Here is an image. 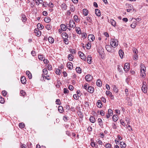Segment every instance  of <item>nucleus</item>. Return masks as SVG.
<instances>
[{
    "instance_id": "nucleus-4",
    "label": "nucleus",
    "mask_w": 148,
    "mask_h": 148,
    "mask_svg": "<svg viewBox=\"0 0 148 148\" xmlns=\"http://www.w3.org/2000/svg\"><path fill=\"white\" fill-rule=\"evenodd\" d=\"M76 27L75 23L73 20H70L69 21V27L74 28Z\"/></svg>"
},
{
    "instance_id": "nucleus-5",
    "label": "nucleus",
    "mask_w": 148,
    "mask_h": 148,
    "mask_svg": "<svg viewBox=\"0 0 148 148\" xmlns=\"http://www.w3.org/2000/svg\"><path fill=\"white\" fill-rule=\"evenodd\" d=\"M92 76L90 75H88L86 76L85 79L86 81L90 82L92 79Z\"/></svg>"
},
{
    "instance_id": "nucleus-60",
    "label": "nucleus",
    "mask_w": 148,
    "mask_h": 148,
    "mask_svg": "<svg viewBox=\"0 0 148 148\" xmlns=\"http://www.w3.org/2000/svg\"><path fill=\"white\" fill-rule=\"evenodd\" d=\"M112 127L114 129H116L117 128V127L116 124L114 123H113L112 125Z\"/></svg>"
},
{
    "instance_id": "nucleus-15",
    "label": "nucleus",
    "mask_w": 148,
    "mask_h": 148,
    "mask_svg": "<svg viewBox=\"0 0 148 148\" xmlns=\"http://www.w3.org/2000/svg\"><path fill=\"white\" fill-rule=\"evenodd\" d=\"M88 91L90 93H92L94 91V88L92 87L89 86L88 88Z\"/></svg>"
},
{
    "instance_id": "nucleus-13",
    "label": "nucleus",
    "mask_w": 148,
    "mask_h": 148,
    "mask_svg": "<svg viewBox=\"0 0 148 148\" xmlns=\"http://www.w3.org/2000/svg\"><path fill=\"white\" fill-rule=\"evenodd\" d=\"M61 7L62 9L64 10H66V9L67 7L66 4L64 3H63L61 4Z\"/></svg>"
},
{
    "instance_id": "nucleus-1",
    "label": "nucleus",
    "mask_w": 148,
    "mask_h": 148,
    "mask_svg": "<svg viewBox=\"0 0 148 148\" xmlns=\"http://www.w3.org/2000/svg\"><path fill=\"white\" fill-rule=\"evenodd\" d=\"M110 44L112 47L115 48L118 45V41L115 39L112 38L111 40Z\"/></svg>"
},
{
    "instance_id": "nucleus-25",
    "label": "nucleus",
    "mask_w": 148,
    "mask_h": 148,
    "mask_svg": "<svg viewBox=\"0 0 148 148\" xmlns=\"http://www.w3.org/2000/svg\"><path fill=\"white\" fill-rule=\"evenodd\" d=\"M96 84L98 86H101L102 84L101 81L99 79H98L97 81Z\"/></svg>"
},
{
    "instance_id": "nucleus-10",
    "label": "nucleus",
    "mask_w": 148,
    "mask_h": 148,
    "mask_svg": "<svg viewBox=\"0 0 148 148\" xmlns=\"http://www.w3.org/2000/svg\"><path fill=\"white\" fill-rule=\"evenodd\" d=\"M21 81L23 84H26V80L25 77L24 76H22L21 78Z\"/></svg>"
},
{
    "instance_id": "nucleus-41",
    "label": "nucleus",
    "mask_w": 148,
    "mask_h": 148,
    "mask_svg": "<svg viewBox=\"0 0 148 148\" xmlns=\"http://www.w3.org/2000/svg\"><path fill=\"white\" fill-rule=\"evenodd\" d=\"M19 126L20 128H22L25 127V125L24 123H19Z\"/></svg>"
},
{
    "instance_id": "nucleus-28",
    "label": "nucleus",
    "mask_w": 148,
    "mask_h": 148,
    "mask_svg": "<svg viewBox=\"0 0 148 148\" xmlns=\"http://www.w3.org/2000/svg\"><path fill=\"white\" fill-rule=\"evenodd\" d=\"M110 23L111 24V25L113 26H116V23L115 21L113 19H111L110 20Z\"/></svg>"
},
{
    "instance_id": "nucleus-2",
    "label": "nucleus",
    "mask_w": 148,
    "mask_h": 148,
    "mask_svg": "<svg viewBox=\"0 0 148 148\" xmlns=\"http://www.w3.org/2000/svg\"><path fill=\"white\" fill-rule=\"evenodd\" d=\"M130 68V64L128 63H126L125 64L123 69L126 72H127L129 70Z\"/></svg>"
},
{
    "instance_id": "nucleus-63",
    "label": "nucleus",
    "mask_w": 148,
    "mask_h": 148,
    "mask_svg": "<svg viewBox=\"0 0 148 148\" xmlns=\"http://www.w3.org/2000/svg\"><path fill=\"white\" fill-rule=\"evenodd\" d=\"M64 43L66 44H68L69 43V42L67 39H64Z\"/></svg>"
},
{
    "instance_id": "nucleus-34",
    "label": "nucleus",
    "mask_w": 148,
    "mask_h": 148,
    "mask_svg": "<svg viewBox=\"0 0 148 148\" xmlns=\"http://www.w3.org/2000/svg\"><path fill=\"white\" fill-rule=\"evenodd\" d=\"M36 3V5H38L40 3L41 4L42 3V1H43L42 0H35Z\"/></svg>"
},
{
    "instance_id": "nucleus-7",
    "label": "nucleus",
    "mask_w": 148,
    "mask_h": 148,
    "mask_svg": "<svg viewBox=\"0 0 148 148\" xmlns=\"http://www.w3.org/2000/svg\"><path fill=\"white\" fill-rule=\"evenodd\" d=\"M106 94L107 95L110 97L111 99H114V96L112 95V93L109 91H107L106 92Z\"/></svg>"
},
{
    "instance_id": "nucleus-3",
    "label": "nucleus",
    "mask_w": 148,
    "mask_h": 148,
    "mask_svg": "<svg viewBox=\"0 0 148 148\" xmlns=\"http://www.w3.org/2000/svg\"><path fill=\"white\" fill-rule=\"evenodd\" d=\"M145 84L146 83L145 82H144L142 87V90L144 93H146L147 92V88Z\"/></svg>"
},
{
    "instance_id": "nucleus-14",
    "label": "nucleus",
    "mask_w": 148,
    "mask_h": 148,
    "mask_svg": "<svg viewBox=\"0 0 148 148\" xmlns=\"http://www.w3.org/2000/svg\"><path fill=\"white\" fill-rule=\"evenodd\" d=\"M60 27L61 29L63 31H65L66 29V26L64 24H61L60 25Z\"/></svg>"
},
{
    "instance_id": "nucleus-55",
    "label": "nucleus",
    "mask_w": 148,
    "mask_h": 148,
    "mask_svg": "<svg viewBox=\"0 0 148 148\" xmlns=\"http://www.w3.org/2000/svg\"><path fill=\"white\" fill-rule=\"evenodd\" d=\"M90 43H88L86 45V47L87 49H89L90 48Z\"/></svg>"
},
{
    "instance_id": "nucleus-64",
    "label": "nucleus",
    "mask_w": 148,
    "mask_h": 148,
    "mask_svg": "<svg viewBox=\"0 0 148 148\" xmlns=\"http://www.w3.org/2000/svg\"><path fill=\"white\" fill-rule=\"evenodd\" d=\"M21 148H27V146L25 144H21Z\"/></svg>"
},
{
    "instance_id": "nucleus-35",
    "label": "nucleus",
    "mask_w": 148,
    "mask_h": 148,
    "mask_svg": "<svg viewBox=\"0 0 148 148\" xmlns=\"http://www.w3.org/2000/svg\"><path fill=\"white\" fill-rule=\"evenodd\" d=\"M45 27L48 30H50L52 28V26L49 24H47L46 25Z\"/></svg>"
},
{
    "instance_id": "nucleus-48",
    "label": "nucleus",
    "mask_w": 148,
    "mask_h": 148,
    "mask_svg": "<svg viewBox=\"0 0 148 148\" xmlns=\"http://www.w3.org/2000/svg\"><path fill=\"white\" fill-rule=\"evenodd\" d=\"M74 19L76 22H78L79 20H78V16L76 15H75L74 16Z\"/></svg>"
},
{
    "instance_id": "nucleus-29",
    "label": "nucleus",
    "mask_w": 148,
    "mask_h": 148,
    "mask_svg": "<svg viewBox=\"0 0 148 148\" xmlns=\"http://www.w3.org/2000/svg\"><path fill=\"white\" fill-rule=\"evenodd\" d=\"M58 110L61 113L63 112L64 110L63 107L61 106H59L58 108Z\"/></svg>"
},
{
    "instance_id": "nucleus-57",
    "label": "nucleus",
    "mask_w": 148,
    "mask_h": 148,
    "mask_svg": "<svg viewBox=\"0 0 148 148\" xmlns=\"http://www.w3.org/2000/svg\"><path fill=\"white\" fill-rule=\"evenodd\" d=\"M89 86H89V85L88 84H85L84 88L86 90H88V87H89Z\"/></svg>"
},
{
    "instance_id": "nucleus-44",
    "label": "nucleus",
    "mask_w": 148,
    "mask_h": 148,
    "mask_svg": "<svg viewBox=\"0 0 148 148\" xmlns=\"http://www.w3.org/2000/svg\"><path fill=\"white\" fill-rule=\"evenodd\" d=\"M63 120L65 122H66L69 120V117L66 116H63Z\"/></svg>"
},
{
    "instance_id": "nucleus-61",
    "label": "nucleus",
    "mask_w": 148,
    "mask_h": 148,
    "mask_svg": "<svg viewBox=\"0 0 148 148\" xmlns=\"http://www.w3.org/2000/svg\"><path fill=\"white\" fill-rule=\"evenodd\" d=\"M48 5L51 8H53V3L51 2L49 3Z\"/></svg>"
},
{
    "instance_id": "nucleus-11",
    "label": "nucleus",
    "mask_w": 148,
    "mask_h": 148,
    "mask_svg": "<svg viewBox=\"0 0 148 148\" xmlns=\"http://www.w3.org/2000/svg\"><path fill=\"white\" fill-rule=\"evenodd\" d=\"M62 37L64 39H67L68 38V35L65 32H63L62 34Z\"/></svg>"
},
{
    "instance_id": "nucleus-56",
    "label": "nucleus",
    "mask_w": 148,
    "mask_h": 148,
    "mask_svg": "<svg viewBox=\"0 0 148 148\" xmlns=\"http://www.w3.org/2000/svg\"><path fill=\"white\" fill-rule=\"evenodd\" d=\"M111 47L109 45H107L106 46V50L107 51H109L110 50V48Z\"/></svg>"
},
{
    "instance_id": "nucleus-32",
    "label": "nucleus",
    "mask_w": 148,
    "mask_h": 148,
    "mask_svg": "<svg viewBox=\"0 0 148 148\" xmlns=\"http://www.w3.org/2000/svg\"><path fill=\"white\" fill-rule=\"evenodd\" d=\"M75 29L77 33L78 34H80L81 33V29L79 27H77Z\"/></svg>"
},
{
    "instance_id": "nucleus-47",
    "label": "nucleus",
    "mask_w": 148,
    "mask_h": 148,
    "mask_svg": "<svg viewBox=\"0 0 148 148\" xmlns=\"http://www.w3.org/2000/svg\"><path fill=\"white\" fill-rule=\"evenodd\" d=\"M0 102L1 103H3L4 102V99L1 96H0Z\"/></svg>"
},
{
    "instance_id": "nucleus-43",
    "label": "nucleus",
    "mask_w": 148,
    "mask_h": 148,
    "mask_svg": "<svg viewBox=\"0 0 148 148\" xmlns=\"http://www.w3.org/2000/svg\"><path fill=\"white\" fill-rule=\"evenodd\" d=\"M70 10L72 12H74L75 10V7L73 5H71L70 8Z\"/></svg>"
},
{
    "instance_id": "nucleus-22",
    "label": "nucleus",
    "mask_w": 148,
    "mask_h": 148,
    "mask_svg": "<svg viewBox=\"0 0 148 148\" xmlns=\"http://www.w3.org/2000/svg\"><path fill=\"white\" fill-rule=\"evenodd\" d=\"M37 26L38 27V29H42L44 28V26L42 25L40 23H38L37 25Z\"/></svg>"
},
{
    "instance_id": "nucleus-23",
    "label": "nucleus",
    "mask_w": 148,
    "mask_h": 148,
    "mask_svg": "<svg viewBox=\"0 0 148 148\" xmlns=\"http://www.w3.org/2000/svg\"><path fill=\"white\" fill-rule=\"evenodd\" d=\"M95 14L97 16H100L101 15V13L100 10L98 9H95Z\"/></svg>"
},
{
    "instance_id": "nucleus-21",
    "label": "nucleus",
    "mask_w": 148,
    "mask_h": 148,
    "mask_svg": "<svg viewBox=\"0 0 148 148\" xmlns=\"http://www.w3.org/2000/svg\"><path fill=\"white\" fill-rule=\"evenodd\" d=\"M112 119L114 122L116 121L118 119V116L117 115H114L112 117Z\"/></svg>"
},
{
    "instance_id": "nucleus-24",
    "label": "nucleus",
    "mask_w": 148,
    "mask_h": 148,
    "mask_svg": "<svg viewBox=\"0 0 148 148\" xmlns=\"http://www.w3.org/2000/svg\"><path fill=\"white\" fill-rule=\"evenodd\" d=\"M75 70L77 72L79 73H82V69L80 67H77Z\"/></svg>"
},
{
    "instance_id": "nucleus-45",
    "label": "nucleus",
    "mask_w": 148,
    "mask_h": 148,
    "mask_svg": "<svg viewBox=\"0 0 148 148\" xmlns=\"http://www.w3.org/2000/svg\"><path fill=\"white\" fill-rule=\"evenodd\" d=\"M119 56H123L124 55V53L123 50L120 49L119 51Z\"/></svg>"
},
{
    "instance_id": "nucleus-9",
    "label": "nucleus",
    "mask_w": 148,
    "mask_h": 148,
    "mask_svg": "<svg viewBox=\"0 0 148 148\" xmlns=\"http://www.w3.org/2000/svg\"><path fill=\"white\" fill-rule=\"evenodd\" d=\"M140 72L141 73H142V72H143V73H145V69H146V68L144 66V64H141L140 65Z\"/></svg>"
},
{
    "instance_id": "nucleus-18",
    "label": "nucleus",
    "mask_w": 148,
    "mask_h": 148,
    "mask_svg": "<svg viewBox=\"0 0 148 148\" xmlns=\"http://www.w3.org/2000/svg\"><path fill=\"white\" fill-rule=\"evenodd\" d=\"M48 40L49 42L51 43H53L54 42V39L51 36H49L48 38Z\"/></svg>"
},
{
    "instance_id": "nucleus-33",
    "label": "nucleus",
    "mask_w": 148,
    "mask_h": 148,
    "mask_svg": "<svg viewBox=\"0 0 148 148\" xmlns=\"http://www.w3.org/2000/svg\"><path fill=\"white\" fill-rule=\"evenodd\" d=\"M120 145L121 146V147L123 148H125L126 146L125 143L123 142H121L120 143Z\"/></svg>"
},
{
    "instance_id": "nucleus-36",
    "label": "nucleus",
    "mask_w": 148,
    "mask_h": 148,
    "mask_svg": "<svg viewBox=\"0 0 148 148\" xmlns=\"http://www.w3.org/2000/svg\"><path fill=\"white\" fill-rule=\"evenodd\" d=\"M55 73L58 75H60L61 73V71L59 69H56L55 71Z\"/></svg>"
},
{
    "instance_id": "nucleus-30",
    "label": "nucleus",
    "mask_w": 148,
    "mask_h": 148,
    "mask_svg": "<svg viewBox=\"0 0 148 148\" xmlns=\"http://www.w3.org/2000/svg\"><path fill=\"white\" fill-rule=\"evenodd\" d=\"M113 90L115 92L117 93L119 91V90L115 85H114Z\"/></svg>"
},
{
    "instance_id": "nucleus-58",
    "label": "nucleus",
    "mask_w": 148,
    "mask_h": 148,
    "mask_svg": "<svg viewBox=\"0 0 148 148\" xmlns=\"http://www.w3.org/2000/svg\"><path fill=\"white\" fill-rule=\"evenodd\" d=\"M73 97L76 100H77L79 99V97H78V96H77V94H74L73 95Z\"/></svg>"
},
{
    "instance_id": "nucleus-62",
    "label": "nucleus",
    "mask_w": 148,
    "mask_h": 148,
    "mask_svg": "<svg viewBox=\"0 0 148 148\" xmlns=\"http://www.w3.org/2000/svg\"><path fill=\"white\" fill-rule=\"evenodd\" d=\"M68 58L70 61H72L73 59V56H68Z\"/></svg>"
},
{
    "instance_id": "nucleus-12",
    "label": "nucleus",
    "mask_w": 148,
    "mask_h": 148,
    "mask_svg": "<svg viewBox=\"0 0 148 148\" xmlns=\"http://www.w3.org/2000/svg\"><path fill=\"white\" fill-rule=\"evenodd\" d=\"M90 121L92 123H94L96 121L95 118L92 116H90L89 119Z\"/></svg>"
},
{
    "instance_id": "nucleus-50",
    "label": "nucleus",
    "mask_w": 148,
    "mask_h": 148,
    "mask_svg": "<svg viewBox=\"0 0 148 148\" xmlns=\"http://www.w3.org/2000/svg\"><path fill=\"white\" fill-rule=\"evenodd\" d=\"M56 103L58 105H60L61 104V103L59 99H56Z\"/></svg>"
},
{
    "instance_id": "nucleus-42",
    "label": "nucleus",
    "mask_w": 148,
    "mask_h": 148,
    "mask_svg": "<svg viewBox=\"0 0 148 148\" xmlns=\"http://www.w3.org/2000/svg\"><path fill=\"white\" fill-rule=\"evenodd\" d=\"M43 74L46 75L48 73L47 70L46 69H44L42 70Z\"/></svg>"
},
{
    "instance_id": "nucleus-59",
    "label": "nucleus",
    "mask_w": 148,
    "mask_h": 148,
    "mask_svg": "<svg viewBox=\"0 0 148 148\" xmlns=\"http://www.w3.org/2000/svg\"><path fill=\"white\" fill-rule=\"evenodd\" d=\"M38 59L41 60L43 61L45 58L44 57H43V56H38Z\"/></svg>"
},
{
    "instance_id": "nucleus-27",
    "label": "nucleus",
    "mask_w": 148,
    "mask_h": 148,
    "mask_svg": "<svg viewBox=\"0 0 148 148\" xmlns=\"http://www.w3.org/2000/svg\"><path fill=\"white\" fill-rule=\"evenodd\" d=\"M97 106L100 108H101L102 106V105L101 101L100 100H99L97 103Z\"/></svg>"
},
{
    "instance_id": "nucleus-26",
    "label": "nucleus",
    "mask_w": 148,
    "mask_h": 148,
    "mask_svg": "<svg viewBox=\"0 0 148 148\" xmlns=\"http://www.w3.org/2000/svg\"><path fill=\"white\" fill-rule=\"evenodd\" d=\"M83 14L85 16H87L88 14V11L85 9H84L83 10Z\"/></svg>"
},
{
    "instance_id": "nucleus-54",
    "label": "nucleus",
    "mask_w": 148,
    "mask_h": 148,
    "mask_svg": "<svg viewBox=\"0 0 148 148\" xmlns=\"http://www.w3.org/2000/svg\"><path fill=\"white\" fill-rule=\"evenodd\" d=\"M21 94L22 95L24 96L26 95V93L23 90H22L21 91Z\"/></svg>"
},
{
    "instance_id": "nucleus-31",
    "label": "nucleus",
    "mask_w": 148,
    "mask_h": 148,
    "mask_svg": "<svg viewBox=\"0 0 148 148\" xmlns=\"http://www.w3.org/2000/svg\"><path fill=\"white\" fill-rule=\"evenodd\" d=\"M136 21L134 22L131 25V27L133 28H135L136 25Z\"/></svg>"
},
{
    "instance_id": "nucleus-17",
    "label": "nucleus",
    "mask_w": 148,
    "mask_h": 148,
    "mask_svg": "<svg viewBox=\"0 0 148 148\" xmlns=\"http://www.w3.org/2000/svg\"><path fill=\"white\" fill-rule=\"evenodd\" d=\"M68 68L70 69H71L73 68V65L70 62H69L67 64Z\"/></svg>"
},
{
    "instance_id": "nucleus-37",
    "label": "nucleus",
    "mask_w": 148,
    "mask_h": 148,
    "mask_svg": "<svg viewBox=\"0 0 148 148\" xmlns=\"http://www.w3.org/2000/svg\"><path fill=\"white\" fill-rule=\"evenodd\" d=\"M105 147L106 148H111L112 146L111 144L108 143L105 145Z\"/></svg>"
},
{
    "instance_id": "nucleus-16",
    "label": "nucleus",
    "mask_w": 148,
    "mask_h": 148,
    "mask_svg": "<svg viewBox=\"0 0 148 148\" xmlns=\"http://www.w3.org/2000/svg\"><path fill=\"white\" fill-rule=\"evenodd\" d=\"M21 16H22V21L23 23H25L26 22V19H27V18H26V16L24 14H22Z\"/></svg>"
},
{
    "instance_id": "nucleus-49",
    "label": "nucleus",
    "mask_w": 148,
    "mask_h": 148,
    "mask_svg": "<svg viewBox=\"0 0 148 148\" xmlns=\"http://www.w3.org/2000/svg\"><path fill=\"white\" fill-rule=\"evenodd\" d=\"M133 51L134 53L137 54L138 53V51L136 48H134L133 49Z\"/></svg>"
},
{
    "instance_id": "nucleus-38",
    "label": "nucleus",
    "mask_w": 148,
    "mask_h": 148,
    "mask_svg": "<svg viewBox=\"0 0 148 148\" xmlns=\"http://www.w3.org/2000/svg\"><path fill=\"white\" fill-rule=\"evenodd\" d=\"M98 122L100 126L102 125V121L101 118H99L98 119Z\"/></svg>"
},
{
    "instance_id": "nucleus-6",
    "label": "nucleus",
    "mask_w": 148,
    "mask_h": 148,
    "mask_svg": "<svg viewBox=\"0 0 148 148\" xmlns=\"http://www.w3.org/2000/svg\"><path fill=\"white\" fill-rule=\"evenodd\" d=\"M34 32L35 33H36V35L38 36H39L41 35V32L38 29L36 28L34 29Z\"/></svg>"
},
{
    "instance_id": "nucleus-19",
    "label": "nucleus",
    "mask_w": 148,
    "mask_h": 148,
    "mask_svg": "<svg viewBox=\"0 0 148 148\" xmlns=\"http://www.w3.org/2000/svg\"><path fill=\"white\" fill-rule=\"evenodd\" d=\"M26 73V75L28 76V77L29 79H31L32 78V74L29 71H27Z\"/></svg>"
},
{
    "instance_id": "nucleus-8",
    "label": "nucleus",
    "mask_w": 148,
    "mask_h": 148,
    "mask_svg": "<svg viewBox=\"0 0 148 148\" xmlns=\"http://www.w3.org/2000/svg\"><path fill=\"white\" fill-rule=\"evenodd\" d=\"M88 38L89 40L90 41H92L95 39L94 36L92 34H90L88 36Z\"/></svg>"
},
{
    "instance_id": "nucleus-39",
    "label": "nucleus",
    "mask_w": 148,
    "mask_h": 148,
    "mask_svg": "<svg viewBox=\"0 0 148 148\" xmlns=\"http://www.w3.org/2000/svg\"><path fill=\"white\" fill-rule=\"evenodd\" d=\"M87 61L88 62L89 64H90L91 63L92 57H89H89H87Z\"/></svg>"
},
{
    "instance_id": "nucleus-20",
    "label": "nucleus",
    "mask_w": 148,
    "mask_h": 148,
    "mask_svg": "<svg viewBox=\"0 0 148 148\" xmlns=\"http://www.w3.org/2000/svg\"><path fill=\"white\" fill-rule=\"evenodd\" d=\"M44 20L45 22L49 23L51 21V19L49 17H47L45 18Z\"/></svg>"
},
{
    "instance_id": "nucleus-53",
    "label": "nucleus",
    "mask_w": 148,
    "mask_h": 148,
    "mask_svg": "<svg viewBox=\"0 0 148 148\" xmlns=\"http://www.w3.org/2000/svg\"><path fill=\"white\" fill-rule=\"evenodd\" d=\"M120 123L121 124H122L124 126H125V123L124 122L123 120L122 119H121L120 120Z\"/></svg>"
},
{
    "instance_id": "nucleus-51",
    "label": "nucleus",
    "mask_w": 148,
    "mask_h": 148,
    "mask_svg": "<svg viewBox=\"0 0 148 148\" xmlns=\"http://www.w3.org/2000/svg\"><path fill=\"white\" fill-rule=\"evenodd\" d=\"M126 6H128V8H129L132 9L133 8V6L131 4H129V3H126Z\"/></svg>"
},
{
    "instance_id": "nucleus-52",
    "label": "nucleus",
    "mask_w": 148,
    "mask_h": 148,
    "mask_svg": "<svg viewBox=\"0 0 148 148\" xmlns=\"http://www.w3.org/2000/svg\"><path fill=\"white\" fill-rule=\"evenodd\" d=\"M69 92V91L66 88H64V92L65 94L68 93Z\"/></svg>"
},
{
    "instance_id": "nucleus-46",
    "label": "nucleus",
    "mask_w": 148,
    "mask_h": 148,
    "mask_svg": "<svg viewBox=\"0 0 148 148\" xmlns=\"http://www.w3.org/2000/svg\"><path fill=\"white\" fill-rule=\"evenodd\" d=\"M86 20L89 22H91L92 21V18L91 17L87 16L86 17Z\"/></svg>"
},
{
    "instance_id": "nucleus-40",
    "label": "nucleus",
    "mask_w": 148,
    "mask_h": 148,
    "mask_svg": "<svg viewBox=\"0 0 148 148\" xmlns=\"http://www.w3.org/2000/svg\"><path fill=\"white\" fill-rule=\"evenodd\" d=\"M90 145L92 147H95V148H97L98 147V145H96L95 143L93 142H91L90 143Z\"/></svg>"
}]
</instances>
